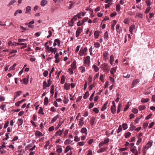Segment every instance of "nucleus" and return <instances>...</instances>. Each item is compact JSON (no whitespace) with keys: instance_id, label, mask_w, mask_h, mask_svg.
Listing matches in <instances>:
<instances>
[{"instance_id":"nucleus-37","label":"nucleus","mask_w":155,"mask_h":155,"mask_svg":"<svg viewBox=\"0 0 155 155\" xmlns=\"http://www.w3.org/2000/svg\"><path fill=\"white\" fill-rule=\"evenodd\" d=\"M58 118V115L55 116L51 121V123H52L54 122Z\"/></svg>"},{"instance_id":"nucleus-26","label":"nucleus","mask_w":155,"mask_h":155,"mask_svg":"<svg viewBox=\"0 0 155 155\" xmlns=\"http://www.w3.org/2000/svg\"><path fill=\"white\" fill-rule=\"evenodd\" d=\"M28 79L26 78H24L23 80H21L20 81L21 82H22V81H23V83L25 84H26L28 83Z\"/></svg>"},{"instance_id":"nucleus-36","label":"nucleus","mask_w":155,"mask_h":155,"mask_svg":"<svg viewBox=\"0 0 155 155\" xmlns=\"http://www.w3.org/2000/svg\"><path fill=\"white\" fill-rule=\"evenodd\" d=\"M89 94L88 91H86L85 93L84 97L83 98L84 99H86L89 96Z\"/></svg>"},{"instance_id":"nucleus-13","label":"nucleus","mask_w":155,"mask_h":155,"mask_svg":"<svg viewBox=\"0 0 155 155\" xmlns=\"http://www.w3.org/2000/svg\"><path fill=\"white\" fill-rule=\"evenodd\" d=\"M92 68L95 72H97L99 70V68L96 65H93Z\"/></svg>"},{"instance_id":"nucleus-41","label":"nucleus","mask_w":155,"mask_h":155,"mask_svg":"<svg viewBox=\"0 0 155 155\" xmlns=\"http://www.w3.org/2000/svg\"><path fill=\"white\" fill-rule=\"evenodd\" d=\"M87 130L86 128L83 127L81 129V132L82 134H84L86 132Z\"/></svg>"},{"instance_id":"nucleus-28","label":"nucleus","mask_w":155,"mask_h":155,"mask_svg":"<svg viewBox=\"0 0 155 155\" xmlns=\"http://www.w3.org/2000/svg\"><path fill=\"white\" fill-rule=\"evenodd\" d=\"M21 91H19L16 92L15 94V98H16L20 96L21 94Z\"/></svg>"},{"instance_id":"nucleus-31","label":"nucleus","mask_w":155,"mask_h":155,"mask_svg":"<svg viewBox=\"0 0 155 155\" xmlns=\"http://www.w3.org/2000/svg\"><path fill=\"white\" fill-rule=\"evenodd\" d=\"M108 34L107 31H106L104 34V38L105 39L108 40Z\"/></svg>"},{"instance_id":"nucleus-56","label":"nucleus","mask_w":155,"mask_h":155,"mask_svg":"<svg viewBox=\"0 0 155 155\" xmlns=\"http://www.w3.org/2000/svg\"><path fill=\"white\" fill-rule=\"evenodd\" d=\"M100 79L102 82H104V75L103 74H101L100 77Z\"/></svg>"},{"instance_id":"nucleus-16","label":"nucleus","mask_w":155,"mask_h":155,"mask_svg":"<svg viewBox=\"0 0 155 155\" xmlns=\"http://www.w3.org/2000/svg\"><path fill=\"white\" fill-rule=\"evenodd\" d=\"M138 17L140 18H143V13L142 12L137 13H136L135 17Z\"/></svg>"},{"instance_id":"nucleus-21","label":"nucleus","mask_w":155,"mask_h":155,"mask_svg":"<svg viewBox=\"0 0 155 155\" xmlns=\"http://www.w3.org/2000/svg\"><path fill=\"white\" fill-rule=\"evenodd\" d=\"M116 68H115L114 67L112 68L110 71L111 74L114 75V73L116 72Z\"/></svg>"},{"instance_id":"nucleus-10","label":"nucleus","mask_w":155,"mask_h":155,"mask_svg":"<svg viewBox=\"0 0 155 155\" xmlns=\"http://www.w3.org/2000/svg\"><path fill=\"white\" fill-rule=\"evenodd\" d=\"M64 130L62 129L61 130L59 129L58 131H57L55 134L54 135L55 136H57L58 135L61 136Z\"/></svg>"},{"instance_id":"nucleus-15","label":"nucleus","mask_w":155,"mask_h":155,"mask_svg":"<svg viewBox=\"0 0 155 155\" xmlns=\"http://www.w3.org/2000/svg\"><path fill=\"white\" fill-rule=\"evenodd\" d=\"M108 103V101H107L105 104H104L103 106L101 108V110L102 111H104L107 108V106Z\"/></svg>"},{"instance_id":"nucleus-9","label":"nucleus","mask_w":155,"mask_h":155,"mask_svg":"<svg viewBox=\"0 0 155 155\" xmlns=\"http://www.w3.org/2000/svg\"><path fill=\"white\" fill-rule=\"evenodd\" d=\"M139 82V79H137L134 80L133 81L132 83V84L131 86V88H133L134 86L138 84Z\"/></svg>"},{"instance_id":"nucleus-6","label":"nucleus","mask_w":155,"mask_h":155,"mask_svg":"<svg viewBox=\"0 0 155 155\" xmlns=\"http://www.w3.org/2000/svg\"><path fill=\"white\" fill-rule=\"evenodd\" d=\"M84 63L86 64H89L90 62V57L89 56H88L84 58Z\"/></svg>"},{"instance_id":"nucleus-38","label":"nucleus","mask_w":155,"mask_h":155,"mask_svg":"<svg viewBox=\"0 0 155 155\" xmlns=\"http://www.w3.org/2000/svg\"><path fill=\"white\" fill-rule=\"evenodd\" d=\"M94 47L95 48H99L101 46L100 44L99 43L97 42L94 43Z\"/></svg>"},{"instance_id":"nucleus-43","label":"nucleus","mask_w":155,"mask_h":155,"mask_svg":"<svg viewBox=\"0 0 155 155\" xmlns=\"http://www.w3.org/2000/svg\"><path fill=\"white\" fill-rule=\"evenodd\" d=\"M122 127L123 128L124 130H125L128 128L127 125V124L124 123L122 124Z\"/></svg>"},{"instance_id":"nucleus-48","label":"nucleus","mask_w":155,"mask_h":155,"mask_svg":"<svg viewBox=\"0 0 155 155\" xmlns=\"http://www.w3.org/2000/svg\"><path fill=\"white\" fill-rule=\"evenodd\" d=\"M23 122V120L22 119H18V126L21 125Z\"/></svg>"},{"instance_id":"nucleus-64","label":"nucleus","mask_w":155,"mask_h":155,"mask_svg":"<svg viewBox=\"0 0 155 155\" xmlns=\"http://www.w3.org/2000/svg\"><path fill=\"white\" fill-rule=\"evenodd\" d=\"M92 151L91 150H89L87 151V155H92Z\"/></svg>"},{"instance_id":"nucleus-52","label":"nucleus","mask_w":155,"mask_h":155,"mask_svg":"<svg viewBox=\"0 0 155 155\" xmlns=\"http://www.w3.org/2000/svg\"><path fill=\"white\" fill-rule=\"evenodd\" d=\"M146 107L144 106H140L138 107V109L139 110H141L145 109Z\"/></svg>"},{"instance_id":"nucleus-29","label":"nucleus","mask_w":155,"mask_h":155,"mask_svg":"<svg viewBox=\"0 0 155 155\" xmlns=\"http://www.w3.org/2000/svg\"><path fill=\"white\" fill-rule=\"evenodd\" d=\"M16 2V0H11V1L7 5V6L8 7L12 5L13 4Z\"/></svg>"},{"instance_id":"nucleus-49","label":"nucleus","mask_w":155,"mask_h":155,"mask_svg":"<svg viewBox=\"0 0 155 155\" xmlns=\"http://www.w3.org/2000/svg\"><path fill=\"white\" fill-rule=\"evenodd\" d=\"M88 81H89L88 84H89L92 81V77L91 75L89 76L88 78Z\"/></svg>"},{"instance_id":"nucleus-55","label":"nucleus","mask_w":155,"mask_h":155,"mask_svg":"<svg viewBox=\"0 0 155 155\" xmlns=\"http://www.w3.org/2000/svg\"><path fill=\"white\" fill-rule=\"evenodd\" d=\"M147 150L145 149V148H143L142 150V152H143L142 153V155H145L146 153V152H147Z\"/></svg>"},{"instance_id":"nucleus-46","label":"nucleus","mask_w":155,"mask_h":155,"mask_svg":"<svg viewBox=\"0 0 155 155\" xmlns=\"http://www.w3.org/2000/svg\"><path fill=\"white\" fill-rule=\"evenodd\" d=\"M74 69L72 68H70L68 70V71L70 75L72 74H73V71Z\"/></svg>"},{"instance_id":"nucleus-61","label":"nucleus","mask_w":155,"mask_h":155,"mask_svg":"<svg viewBox=\"0 0 155 155\" xmlns=\"http://www.w3.org/2000/svg\"><path fill=\"white\" fill-rule=\"evenodd\" d=\"M132 112L134 114H136L138 112V110L137 109L134 108L132 110Z\"/></svg>"},{"instance_id":"nucleus-50","label":"nucleus","mask_w":155,"mask_h":155,"mask_svg":"<svg viewBox=\"0 0 155 155\" xmlns=\"http://www.w3.org/2000/svg\"><path fill=\"white\" fill-rule=\"evenodd\" d=\"M120 6L119 4H118L116 6V11L118 12L120 10Z\"/></svg>"},{"instance_id":"nucleus-30","label":"nucleus","mask_w":155,"mask_h":155,"mask_svg":"<svg viewBox=\"0 0 155 155\" xmlns=\"http://www.w3.org/2000/svg\"><path fill=\"white\" fill-rule=\"evenodd\" d=\"M84 12H80L78 13L77 15H76L77 17L78 18H81V16H84Z\"/></svg>"},{"instance_id":"nucleus-22","label":"nucleus","mask_w":155,"mask_h":155,"mask_svg":"<svg viewBox=\"0 0 155 155\" xmlns=\"http://www.w3.org/2000/svg\"><path fill=\"white\" fill-rule=\"evenodd\" d=\"M99 31H96L94 33V36L96 38H97L99 36Z\"/></svg>"},{"instance_id":"nucleus-8","label":"nucleus","mask_w":155,"mask_h":155,"mask_svg":"<svg viewBox=\"0 0 155 155\" xmlns=\"http://www.w3.org/2000/svg\"><path fill=\"white\" fill-rule=\"evenodd\" d=\"M136 148V147L135 146L130 150V151L132 152V153L134 154V155H138V151Z\"/></svg>"},{"instance_id":"nucleus-1","label":"nucleus","mask_w":155,"mask_h":155,"mask_svg":"<svg viewBox=\"0 0 155 155\" xmlns=\"http://www.w3.org/2000/svg\"><path fill=\"white\" fill-rule=\"evenodd\" d=\"M87 48L86 47H82L80 49L79 54L81 56H85L87 54Z\"/></svg>"},{"instance_id":"nucleus-42","label":"nucleus","mask_w":155,"mask_h":155,"mask_svg":"<svg viewBox=\"0 0 155 155\" xmlns=\"http://www.w3.org/2000/svg\"><path fill=\"white\" fill-rule=\"evenodd\" d=\"M65 82L64 76L63 75L62 76L61 79V84H63Z\"/></svg>"},{"instance_id":"nucleus-59","label":"nucleus","mask_w":155,"mask_h":155,"mask_svg":"<svg viewBox=\"0 0 155 155\" xmlns=\"http://www.w3.org/2000/svg\"><path fill=\"white\" fill-rule=\"evenodd\" d=\"M74 140L76 142L79 141L80 140V139L77 136H75L74 137Z\"/></svg>"},{"instance_id":"nucleus-24","label":"nucleus","mask_w":155,"mask_h":155,"mask_svg":"<svg viewBox=\"0 0 155 155\" xmlns=\"http://www.w3.org/2000/svg\"><path fill=\"white\" fill-rule=\"evenodd\" d=\"M72 142V141H71L70 140L67 139L65 141L64 143L65 145H67L70 144Z\"/></svg>"},{"instance_id":"nucleus-27","label":"nucleus","mask_w":155,"mask_h":155,"mask_svg":"<svg viewBox=\"0 0 155 155\" xmlns=\"http://www.w3.org/2000/svg\"><path fill=\"white\" fill-rule=\"evenodd\" d=\"M149 100V98H142L141 100V101L142 103H147L148 102Z\"/></svg>"},{"instance_id":"nucleus-58","label":"nucleus","mask_w":155,"mask_h":155,"mask_svg":"<svg viewBox=\"0 0 155 155\" xmlns=\"http://www.w3.org/2000/svg\"><path fill=\"white\" fill-rule=\"evenodd\" d=\"M55 42H56L58 46H59L60 44V40L58 39H56L55 40Z\"/></svg>"},{"instance_id":"nucleus-34","label":"nucleus","mask_w":155,"mask_h":155,"mask_svg":"<svg viewBox=\"0 0 155 155\" xmlns=\"http://www.w3.org/2000/svg\"><path fill=\"white\" fill-rule=\"evenodd\" d=\"M71 147L70 146H67L65 148L64 153H67V152H68L69 150H71Z\"/></svg>"},{"instance_id":"nucleus-12","label":"nucleus","mask_w":155,"mask_h":155,"mask_svg":"<svg viewBox=\"0 0 155 155\" xmlns=\"http://www.w3.org/2000/svg\"><path fill=\"white\" fill-rule=\"evenodd\" d=\"M114 61V56L112 54L110 56V63L111 65H112Z\"/></svg>"},{"instance_id":"nucleus-7","label":"nucleus","mask_w":155,"mask_h":155,"mask_svg":"<svg viewBox=\"0 0 155 155\" xmlns=\"http://www.w3.org/2000/svg\"><path fill=\"white\" fill-rule=\"evenodd\" d=\"M153 142L152 141H149L143 147L147 150H148L150 147L152 145Z\"/></svg>"},{"instance_id":"nucleus-20","label":"nucleus","mask_w":155,"mask_h":155,"mask_svg":"<svg viewBox=\"0 0 155 155\" xmlns=\"http://www.w3.org/2000/svg\"><path fill=\"white\" fill-rule=\"evenodd\" d=\"M57 48H53L52 47H50V52H54V54H55L57 52Z\"/></svg>"},{"instance_id":"nucleus-39","label":"nucleus","mask_w":155,"mask_h":155,"mask_svg":"<svg viewBox=\"0 0 155 155\" xmlns=\"http://www.w3.org/2000/svg\"><path fill=\"white\" fill-rule=\"evenodd\" d=\"M69 2L70 3V4L69 5L68 8L69 9H70L73 7V6L74 4V3H73L72 1H70Z\"/></svg>"},{"instance_id":"nucleus-47","label":"nucleus","mask_w":155,"mask_h":155,"mask_svg":"<svg viewBox=\"0 0 155 155\" xmlns=\"http://www.w3.org/2000/svg\"><path fill=\"white\" fill-rule=\"evenodd\" d=\"M48 98L47 97H45L44 99V104L45 105H47L48 104Z\"/></svg>"},{"instance_id":"nucleus-3","label":"nucleus","mask_w":155,"mask_h":155,"mask_svg":"<svg viewBox=\"0 0 155 155\" xmlns=\"http://www.w3.org/2000/svg\"><path fill=\"white\" fill-rule=\"evenodd\" d=\"M88 19V18L87 17H85L81 21V22L80 21L78 22L77 24V25L79 26L83 25L84 24V23Z\"/></svg>"},{"instance_id":"nucleus-33","label":"nucleus","mask_w":155,"mask_h":155,"mask_svg":"<svg viewBox=\"0 0 155 155\" xmlns=\"http://www.w3.org/2000/svg\"><path fill=\"white\" fill-rule=\"evenodd\" d=\"M17 64L16 63H15L12 66L10 67L9 68V71L11 70H14L15 69V67L16 66Z\"/></svg>"},{"instance_id":"nucleus-19","label":"nucleus","mask_w":155,"mask_h":155,"mask_svg":"<svg viewBox=\"0 0 155 155\" xmlns=\"http://www.w3.org/2000/svg\"><path fill=\"white\" fill-rule=\"evenodd\" d=\"M47 3L46 0H42L41 2V5L42 6H45Z\"/></svg>"},{"instance_id":"nucleus-32","label":"nucleus","mask_w":155,"mask_h":155,"mask_svg":"<svg viewBox=\"0 0 155 155\" xmlns=\"http://www.w3.org/2000/svg\"><path fill=\"white\" fill-rule=\"evenodd\" d=\"M22 11L21 10H18L16 11L14 14V15L16 16L18 13L21 14L22 13Z\"/></svg>"},{"instance_id":"nucleus-54","label":"nucleus","mask_w":155,"mask_h":155,"mask_svg":"<svg viewBox=\"0 0 155 155\" xmlns=\"http://www.w3.org/2000/svg\"><path fill=\"white\" fill-rule=\"evenodd\" d=\"M122 130V127L121 125H120L119 126L118 129L117 131V134L119 133Z\"/></svg>"},{"instance_id":"nucleus-4","label":"nucleus","mask_w":155,"mask_h":155,"mask_svg":"<svg viewBox=\"0 0 155 155\" xmlns=\"http://www.w3.org/2000/svg\"><path fill=\"white\" fill-rule=\"evenodd\" d=\"M82 28L80 27L78 28L77 29L76 32L75 36L76 37H78L79 36L81 33L82 32Z\"/></svg>"},{"instance_id":"nucleus-40","label":"nucleus","mask_w":155,"mask_h":155,"mask_svg":"<svg viewBox=\"0 0 155 155\" xmlns=\"http://www.w3.org/2000/svg\"><path fill=\"white\" fill-rule=\"evenodd\" d=\"M79 69L80 70V71L82 73H83L85 72V68L84 67H83V66L80 67L79 68Z\"/></svg>"},{"instance_id":"nucleus-5","label":"nucleus","mask_w":155,"mask_h":155,"mask_svg":"<svg viewBox=\"0 0 155 155\" xmlns=\"http://www.w3.org/2000/svg\"><path fill=\"white\" fill-rule=\"evenodd\" d=\"M103 56L104 60L105 61H106L108 58V52L107 51H104V52L103 53Z\"/></svg>"},{"instance_id":"nucleus-60","label":"nucleus","mask_w":155,"mask_h":155,"mask_svg":"<svg viewBox=\"0 0 155 155\" xmlns=\"http://www.w3.org/2000/svg\"><path fill=\"white\" fill-rule=\"evenodd\" d=\"M154 122H152L148 126L149 128L150 129L154 125Z\"/></svg>"},{"instance_id":"nucleus-44","label":"nucleus","mask_w":155,"mask_h":155,"mask_svg":"<svg viewBox=\"0 0 155 155\" xmlns=\"http://www.w3.org/2000/svg\"><path fill=\"white\" fill-rule=\"evenodd\" d=\"M121 106V104H118V107H117V114L119 113L120 112Z\"/></svg>"},{"instance_id":"nucleus-53","label":"nucleus","mask_w":155,"mask_h":155,"mask_svg":"<svg viewBox=\"0 0 155 155\" xmlns=\"http://www.w3.org/2000/svg\"><path fill=\"white\" fill-rule=\"evenodd\" d=\"M8 44L9 45H15L16 44V43L15 42L12 43V41H10L8 42Z\"/></svg>"},{"instance_id":"nucleus-35","label":"nucleus","mask_w":155,"mask_h":155,"mask_svg":"<svg viewBox=\"0 0 155 155\" xmlns=\"http://www.w3.org/2000/svg\"><path fill=\"white\" fill-rule=\"evenodd\" d=\"M26 11L25 12V13H28L29 12L31 9V8L30 6H28L26 8Z\"/></svg>"},{"instance_id":"nucleus-14","label":"nucleus","mask_w":155,"mask_h":155,"mask_svg":"<svg viewBox=\"0 0 155 155\" xmlns=\"http://www.w3.org/2000/svg\"><path fill=\"white\" fill-rule=\"evenodd\" d=\"M135 28V26L134 25H131L129 28V31L131 34H132L133 31Z\"/></svg>"},{"instance_id":"nucleus-18","label":"nucleus","mask_w":155,"mask_h":155,"mask_svg":"<svg viewBox=\"0 0 155 155\" xmlns=\"http://www.w3.org/2000/svg\"><path fill=\"white\" fill-rule=\"evenodd\" d=\"M117 23V21L116 20H114L113 21V22L111 25V29L114 30V26L116 25Z\"/></svg>"},{"instance_id":"nucleus-17","label":"nucleus","mask_w":155,"mask_h":155,"mask_svg":"<svg viewBox=\"0 0 155 155\" xmlns=\"http://www.w3.org/2000/svg\"><path fill=\"white\" fill-rule=\"evenodd\" d=\"M110 109L112 114H114L116 113V107L111 106Z\"/></svg>"},{"instance_id":"nucleus-57","label":"nucleus","mask_w":155,"mask_h":155,"mask_svg":"<svg viewBox=\"0 0 155 155\" xmlns=\"http://www.w3.org/2000/svg\"><path fill=\"white\" fill-rule=\"evenodd\" d=\"M109 139L108 138H106L103 141L104 142V143L105 144L108 143L109 142Z\"/></svg>"},{"instance_id":"nucleus-51","label":"nucleus","mask_w":155,"mask_h":155,"mask_svg":"<svg viewBox=\"0 0 155 155\" xmlns=\"http://www.w3.org/2000/svg\"><path fill=\"white\" fill-rule=\"evenodd\" d=\"M51 89L50 90V93L51 94H52V95L54 93V86L53 85H52L51 86Z\"/></svg>"},{"instance_id":"nucleus-2","label":"nucleus","mask_w":155,"mask_h":155,"mask_svg":"<svg viewBox=\"0 0 155 155\" xmlns=\"http://www.w3.org/2000/svg\"><path fill=\"white\" fill-rule=\"evenodd\" d=\"M101 66V69L104 71H108L110 68L108 67V64L105 63L102 64Z\"/></svg>"},{"instance_id":"nucleus-63","label":"nucleus","mask_w":155,"mask_h":155,"mask_svg":"<svg viewBox=\"0 0 155 155\" xmlns=\"http://www.w3.org/2000/svg\"><path fill=\"white\" fill-rule=\"evenodd\" d=\"M124 23L126 24H128L129 23V19L128 18H125L124 21Z\"/></svg>"},{"instance_id":"nucleus-45","label":"nucleus","mask_w":155,"mask_h":155,"mask_svg":"<svg viewBox=\"0 0 155 155\" xmlns=\"http://www.w3.org/2000/svg\"><path fill=\"white\" fill-rule=\"evenodd\" d=\"M131 135V133L130 132L126 133L124 135L125 137L126 138H127L130 137Z\"/></svg>"},{"instance_id":"nucleus-25","label":"nucleus","mask_w":155,"mask_h":155,"mask_svg":"<svg viewBox=\"0 0 155 155\" xmlns=\"http://www.w3.org/2000/svg\"><path fill=\"white\" fill-rule=\"evenodd\" d=\"M71 66L73 69H75L76 68V62L75 61H73V62L71 64Z\"/></svg>"},{"instance_id":"nucleus-11","label":"nucleus","mask_w":155,"mask_h":155,"mask_svg":"<svg viewBox=\"0 0 155 155\" xmlns=\"http://www.w3.org/2000/svg\"><path fill=\"white\" fill-rule=\"evenodd\" d=\"M95 118L94 117H92L90 120V123L91 126H93L94 123Z\"/></svg>"},{"instance_id":"nucleus-23","label":"nucleus","mask_w":155,"mask_h":155,"mask_svg":"<svg viewBox=\"0 0 155 155\" xmlns=\"http://www.w3.org/2000/svg\"><path fill=\"white\" fill-rule=\"evenodd\" d=\"M116 30L118 32H120L122 30L121 28L120 27V25L119 24H117L116 25Z\"/></svg>"},{"instance_id":"nucleus-62","label":"nucleus","mask_w":155,"mask_h":155,"mask_svg":"<svg viewBox=\"0 0 155 155\" xmlns=\"http://www.w3.org/2000/svg\"><path fill=\"white\" fill-rule=\"evenodd\" d=\"M95 87V85L94 84H91L89 85V86L88 88H89V90L90 91L92 89L93 87Z\"/></svg>"}]
</instances>
